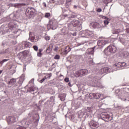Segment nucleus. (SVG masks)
I'll use <instances>...</instances> for the list:
<instances>
[{
	"instance_id": "4468645a",
	"label": "nucleus",
	"mask_w": 129,
	"mask_h": 129,
	"mask_svg": "<svg viewBox=\"0 0 129 129\" xmlns=\"http://www.w3.org/2000/svg\"><path fill=\"white\" fill-rule=\"evenodd\" d=\"M94 49H95V46L93 48H88L86 51V54L87 55H89V56H90V55H91V56H93L94 53Z\"/></svg>"
},
{
	"instance_id": "a18cd8bd",
	"label": "nucleus",
	"mask_w": 129,
	"mask_h": 129,
	"mask_svg": "<svg viewBox=\"0 0 129 129\" xmlns=\"http://www.w3.org/2000/svg\"><path fill=\"white\" fill-rule=\"evenodd\" d=\"M102 2L104 4H105V5H107V4L110 3V1L108 0H103Z\"/></svg>"
},
{
	"instance_id": "412c9836",
	"label": "nucleus",
	"mask_w": 129,
	"mask_h": 129,
	"mask_svg": "<svg viewBox=\"0 0 129 129\" xmlns=\"http://www.w3.org/2000/svg\"><path fill=\"white\" fill-rule=\"evenodd\" d=\"M21 92H22V90L18 88L17 89L14 91L13 93L15 96H19V95H21Z\"/></svg>"
},
{
	"instance_id": "052dcab7",
	"label": "nucleus",
	"mask_w": 129,
	"mask_h": 129,
	"mask_svg": "<svg viewBox=\"0 0 129 129\" xmlns=\"http://www.w3.org/2000/svg\"><path fill=\"white\" fill-rule=\"evenodd\" d=\"M43 7H44V8H46L47 7V4H46V3L44 2L42 4Z\"/></svg>"
},
{
	"instance_id": "a19ab883",
	"label": "nucleus",
	"mask_w": 129,
	"mask_h": 129,
	"mask_svg": "<svg viewBox=\"0 0 129 129\" xmlns=\"http://www.w3.org/2000/svg\"><path fill=\"white\" fill-rule=\"evenodd\" d=\"M123 96H125V94H124V95H122L121 97V100H123V101H125L126 100V98L125 97H123Z\"/></svg>"
},
{
	"instance_id": "7ed1b4c3",
	"label": "nucleus",
	"mask_w": 129,
	"mask_h": 129,
	"mask_svg": "<svg viewBox=\"0 0 129 129\" xmlns=\"http://www.w3.org/2000/svg\"><path fill=\"white\" fill-rule=\"evenodd\" d=\"M100 80V78L98 76H96L94 75H90L88 78V80L89 81L88 85L92 86V87L102 88V85L99 82Z\"/></svg>"
},
{
	"instance_id": "72a5a7b5",
	"label": "nucleus",
	"mask_w": 129,
	"mask_h": 129,
	"mask_svg": "<svg viewBox=\"0 0 129 129\" xmlns=\"http://www.w3.org/2000/svg\"><path fill=\"white\" fill-rule=\"evenodd\" d=\"M55 100V97L54 96L50 97L49 100H47L46 102V103L48 104V103L49 102H53Z\"/></svg>"
},
{
	"instance_id": "79ce46f5",
	"label": "nucleus",
	"mask_w": 129,
	"mask_h": 129,
	"mask_svg": "<svg viewBox=\"0 0 129 129\" xmlns=\"http://www.w3.org/2000/svg\"><path fill=\"white\" fill-rule=\"evenodd\" d=\"M54 59H55V60H59V59H60V55L56 54L54 56Z\"/></svg>"
},
{
	"instance_id": "b1692460",
	"label": "nucleus",
	"mask_w": 129,
	"mask_h": 129,
	"mask_svg": "<svg viewBox=\"0 0 129 129\" xmlns=\"http://www.w3.org/2000/svg\"><path fill=\"white\" fill-rule=\"evenodd\" d=\"M31 41L33 43H36V42H38V41H39V37L37 36H32L31 38Z\"/></svg>"
},
{
	"instance_id": "774afa93",
	"label": "nucleus",
	"mask_w": 129,
	"mask_h": 129,
	"mask_svg": "<svg viewBox=\"0 0 129 129\" xmlns=\"http://www.w3.org/2000/svg\"><path fill=\"white\" fill-rule=\"evenodd\" d=\"M76 35H77L76 32L73 33V36H76Z\"/></svg>"
},
{
	"instance_id": "8fccbe9b",
	"label": "nucleus",
	"mask_w": 129,
	"mask_h": 129,
	"mask_svg": "<svg viewBox=\"0 0 129 129\" xmlns=\"http://www.w3.org/2000/svg\"><path fill=\"white\" fill-rule=\"evenodd\" d=\"M45 40H46V41H49V40H50V36H46L44 37Z\"/></svg>"
},
{
	"instance_id": "de8ad7c7",
	"label": "nucleus",
	"mask_w": 129,
	"mask_h": 129,
	"mask_svg": "<svg viewBox=\"0 0 129 129\" xmlns=\"http://www.w3.org/2000/svg\"><path fill=\"white\" fill-rule=\"evenodd\" d=\"M7 61H9V59H3L2 61L0 62V63L4 64V63H5V62H7Z\"/></svg>"
},
{
	"instance_id": "0eeeda50",
	"label": "nucleus",
	"mask_w": 129,
	"mask_h": 129,
	"mask_svg": "<svg viewBox=\"0 0 129 129\" xmlns=\"http://www.w3.org/2000/svg\"><path fill=\"white\" fill-rule=\"evenodd\" d=\"M100 117L104 121H110L112 120V117L109 115V114L107 112L102 113L100 115Z\"/></svg>"
},
{
	"instance_id": "0e129e2a",
	"label": "nucleus",
	"mask_w": 129,
	"mask_h": 129,
	"mask_svg": "<svg viewBox=\"0 0 129 129\" xmlns=\"http://www.w3.org/2000/svg\"><path fill=\"white\" fill-rule=\"evenodd\" d=\"M68 85L70 87H72V85H71V83L70 82L68 83Z\"/></svg>"
},
{
	"instance_id": "49530a36",
	"label": "nucleus",
	"mask_w": 129,
	"mask_h": 129,
	"mask_svg": "<svg viewBox=\"0 0 129 129\" xmlns=\"http://www.w3.org/2000/svg\"><path fill=\"white\" fill-rule=\"evenodd\" d=\"M51 16V14L50 13H46L45 15V18H49Z\"/></svg>"
},
{
	"instance_id": "58836bf2",
	"label": "nucleus",
	"mask_w": 129,
	"mask_h": 129,
	"mask_svg": "<svg viewBox=\"0 0 129 129\" xmlns=\"http://www.w3.org/2000/svg\"><path fill=\"white\" fill-rule=\"evenodd\" d=\"M119 32H120V30L115 29L113 30L112 33L113 34H118V33H119Z\"/></svg>"
},
{
	"instance_id": "09e8293b",
	"label": "nucleus",
	"mask_w": 129,
	"mask_h": 129,
	"mask_svg": "<svg viewBox=\"0 0 129 129\" xmlns=\"http://www.w3.org/2000/svg\"><path fill=\"white\" fill-rule=\"evenodd\" d=\"M43 55V54L42 53V52H38L37 53V56L41 58V57H42V55Z\"/></svg>"
},
{
	"instance_id": "864d4df0",
	"label": "nucleus",
	"mask_w": 129,
	"mask_h": 129,
	"mask_svg": "<svg viewBox=\"0 0 129 129\" xmlns=\"http://www.w3.org/2000/svg\"><path fill=\"white\" fill-rule=\"evenodd\" d=\"M56 0H49V3H50V4H54L56 3Z\"/></svg>"
},
{
	"instance_id": "9d476101",
	"label": "nucleus",
	"mask_w": 129,
	"mask_h": 129,
	"mask_svg": "<svg viewBox=\"0 0 129 129\" xmlns=\"http://www.w3.org/2000/svg\"><path fill=\"white\" fill-rule=\"evenodd\" d=\"M28 54V51H25L23 52H20L18 54V57L19 60H23L27 57V55Z\"/></svg>"
},
{
	"instance_id": "cd10ccee",
	"label": "nucleus",
	"mask_w": 129,
	"mask_h": 129,
	"mask_svg": "<svg viewBox=\"0 0 129 129\" xmlns=\"http://www.w3.org/2000/svg\"><path fill=\"white\" fill-rule=\"evenodd\" d=\"M6 87V83H5V82L3 80V79H0V87Z\"/></svg>"
},
{
	"instance_id": "20e7f679",
	"label": "nucleus",
	"mask_w": 129,
	"mask_h": 129,
	"mask_svg": "<svg viewBox=\"0 0 129 129\" xmlns=\"http://www.w3.org/2000/svg\"><path fill=\"white\" fill-rule=\"evenodd\" d=\"M65 10L64 9H62V13L61 15L60 16V18L62 20H64V19H69V20H71V19H74L77 17L76 15L71 12H69L68 14L64 13Z\"/></svg>"
},
{
	"instance_id": "f3484780",
	"label": "nucleus",
	"mask_w": 129,
	"mask_h": 129,
	"mask_svg": "<svg viewBox=\"0 0 129 129\" xmlns=\"http://www.w3.org/2000/svg\"><path fill=\"white\" fill-rule=\"evenodd\" d=\"M48 27H49L51 30H56V29H57V24L55 22L50 21L49 22Z\"/></svg>"
},
{
	"instance_id": "13d9d810",
	"label": "nucleus",
	"mask_w": 129,
	"mask_h": 129,
	"mask_svg": "<svg viewBox=\"0 0 129 129\" xmlns=\"http://www.w3.org/2000/svg\"><path fill=\"white\" fill-rule=\"evenodd\" d=\"M29 84H30V83H31V84L34 83V79H31V80L29 81Z\"/></svg>"
},
{
	"instance_id": "c03bdc74",
	"label": "nucleus",
	"mask_w": 129,
	"mask_h": 129,
	"mask_svg": "<svg viewBox=\"0 0 129 129\" xmlns=\"http://www.w3.org/2000/svg\"><path fill=\"white\" fill-rule=\"evenodd\" d=\"M71 5V3H69L68 2H66L65 4V7L67 8H69V6Z\"/></svg>"
},
{
	"instance_id": "e2e57ef3",
	"label": "nucleus",
	"mask_w": 129,
	"mask_h": 129,
	"mask_svg": "<svg viewBox=\"0 0 129 129\" xmlns=\"http://www.w3.org/2000/svg\"><path fill=\"white\" fill-rule=\"evenodd\" d=\"M71 1L72 0H66V2L67 3H69L70 4H71Z\"/></svg>"
},
{
	"instance_id": "e433bc0d",
	"label": "nucleus",
	"mask_w": 129,
	"mask_h": 129,
	"mask_svg": "<svg viewBox=\"0 0 129 129\" xmlns=\"http://www.w3.org/2000/svg\"><path fill=\"white\" fill-rule=\"evenodd\" d=\"M65 2V0H57V5H63Z\"/></svg>"
},
{
	"instance_id": "393cba45",
	"label": "nucleus",
	"mask_w": 129,
	"mask_h": 129,
	"mask_svg": "<svg viewBox=\"0 0 129 129\" xmlns=\"http://www.w3.org/2000/svg\"><path fill=\"white\" fill-rule=\"evenodd\" d=\"M22 45H24V47L26 48H29L31 47V42L23 41L22 42Z\"/></svg>"
},
{
	"instance_id": "a878e982",
	"label": "nucleus",
	"mask_w": 129,
	"mask_h": 129,
	"mask_svg": "<svg viewBox=\"0 0 129 129\" xmlns=\"http://www.w3.org/2000/svg\"><path fill=\"white\" fill-rule=\"evenodd\" d=\"M58 97L60 98V100L61 101H64L65 100V98L66 97V94H60L59 95Z\"/></svg>"
},
{
	"instance_id": "ea45409f",
	"label": "nucleus",
	"mask_w": 129,
	"mask_h": 129,
	"mask_svg": "<svg viewBox=\"0 0 129 129\" xmlns=\"http://www.w3.org/2000/svg\"><path fill=\"white\" fill-rule=\"evenodd\" d=\"M22 5L21 4H16L14 5V7H15V8H21L22 7Z\"/></svg>"
},
{
	"instance_id": "37998d69",
	"label": "nucleus",
	"mask_w": 129,
	"mask_h": 129,
	"mask_svg": "<svg viewBox=\"0 0 129 129\" xmlns=\"http://www.w3.org/2000/svg\"><path fill=\"white\" fill-rule=\"evenodd\" d=\"M46 74L47 79V78H51V76H52V73H49V74Z\"/></svg>"
},
{
	"instance_id": "5701e85b",
	"label": "nucleus",
	"mask_w": 129,
	"mask_h": 129,
	"mask_svg": "<svg viewBox=\"0 0 129 129\" xmlns=\"http://www.w3.org/2000/svg\"><path fill=\"white\" fill-rule=\"evenodd\" d=\"M80 71L81 76H84V75H86L88 73V71L86 69H82Z\"/></svg>"
},
{
	"instance_id": "6e6552de",
	"label": "nucleus",
	"mask_w": 129,
	"mask_h": 129,
	"mask_svg": "<svg viewBox=\"0 0 129 129\" xmlns=\"http://www.w3.org/2000/svg\"><path fill=\"white\" fill-rule=\"evenodd\" d=\"M89 126L91 128L95 129L99 126V124L96 121L91 120L89 123Z\"/></svg>"
},
{
	"instance_id": "ddd939ff",
	"label": "nucleus",
	"mask_w": 129,
	"mask_h": 129,
	"mask_svg": "<svg viewBox=\"0 0 129 129\" xmlns=\"http://www.w3.org/2000/svg\"><path fill=\"white\" fill-rule=\"evenodd\" d=\"M91 25L94 29H99L102 27V24H101V23L97 22H93L91 23Z\"/></svg>"
},
{
	"instance_id": "423d86ee",
	"label": "nucleus",
	"mask_w": 129,
	"mask_h": 129,
	"mask_svg": "<svg viewBox=\"0 0 129 129\" xmlns=\"http://www.w3.org/2000/svg\"><path fill=\"white\" fill-rule=\"evenodd\" d=\"M37 15V10L33 8H28L26 11V15L28 18H32Z\"/></svg>"
},
{
	"instance_id": "bf43d9fd",
	"label": "nucleus",
	"mask_w": 129,
	"mask_h": 129,
	"mask_svg": "<svg viewBox=\"0 0 129 129\" xmlns=\"http://www.w3.org/2000/svg\"><path fill=\"white\" fill-rule=\"evenodd\" d=\"M78 8H79V6H77L76 5H74V9H75V10H77V9H78Z\"/></svg>"
},
{
	"instance_id": "4be33fe9",
	"label": "nucleus",
	"mask_w": 129,
	"mask_h": 129,
	"mask_svg": "<svg viewBox=\"0 0 129 129\" xmlns=\"http://www.w3.org/2000/svg\"><path fill=\"white\" fill-rule=\"evenodd\" d=\"M102 19H103L104 20V24L105 26H107L108 24H109V19L105 16H102Z\"/></svg>"
},
{
	"instance_id": "c85d7f7f",
	"label": "nucleus",
	"mask_w": 129,
	"mask_h": 129,
	"mask_svg": "<svg viewBox=\"0 0 129 129\" xmlns=\"http://www.w3.org/2000/svg\"><path fill=\"white\" fill-rule=\"evenodd\" d=\"M70 51H71V48H70V47L67 46L64 48L65 54H68V53H69V52H70Z\"/></svg>"
},
{
	"instance_id": "69168bd1",
	"label": "nucleus",
	"mask_w": 129,
	"mask_h": 129,
	"mask_svg": "<svg viewBox=\"0 0 129 129\" xmlns=\"http://www.w3.org/2000/svg\"><path fill=\"white\" fill-rule=\"evenodd\" d=\"M43 51V49H39V52H38V53H42V51Z\"/></svg>"
},
{
	"instance_id": "9b49d317",
	"label": "nucleus",
	"mask_w": 129,
	"mask_h": 129,
	"mask_svg": "<svg viewBox=\"0 0 129 129\" xmlns=\"http://www.w3.org/2000/svg\"><path fill=\"white\" fill-rule=\"evenodd\" d=\"M126 65V63L124 62H119L117 63H115L114 66L117 68L116 70H119V68H122V67H124Z\"/></svg>"
},
{
	"instance_id": "5fc2aeb1",
	"label": "nucleus",
	"mask_w": 129,
	"mask_h": 129,
	"mask_svg": "<svg viewBox=\"0 0 129 129\" xmlns=\"http://www.w3.org/2000/svg\"><path fill=\"white\" fill-rule=\"evenodd\" d=\"M102 11V9H101V8H98L97 10V12L98 13H100Z\"/></svg>"
},
{
	"instance_id": "a211bd4d",
	"label": "nucleus",
	"mask_w": 129,
	"mask_h": 129,
	"mask_svg": "<svg viewBox=\"0 0 129 129\" xmlns=\"http://www.w3.org/2000/svg\"><path fill=\"white\" fill-rule=\"evenodd\" d=\"M101 71L103 74L104 73H110L111 72V69L108 67L103 68L101 69Z\"/></svg>"
},
{
	"instance_id": "2eb2a0df",
	"label": "nucleus",
	"mask_w": 129,
	"mask_h": 129,
	"mask_svg": "<svg viewBox=\"0 0 129 129\" xmlns=\"http://www.w3.org/2000/svg\"><path fill=\"white\" fill-rule=\"evenodd\" d=\"M7 121L8 123H14V122H16L17 121V119L14 116H10L8 117Z\"/></svg>"
},
{
	"instance_id": "dca6fc26",
	"label": "nucleus",
	"mask_w": 129,
	"mask_h": 129,
	"mask_svg": "<svg viewBox=\"0 0 129 129\" xmlns=\"http://www.w3.org/2000/svg\"><path fill=\"white\" fill-rule=\"evenodd\" d=\"M107 43L106 41L104 40H99L98 41L97 45L99 47V48H101Z\"/></svg>"
},
{
	"instance_id": "6e6d98bb",
	"label": "nucleus",
	"mask_w": 129,
	"mask_h": 129,
	"mask_svg": "<svg viewBox=\"0 0 129 129\" xmlns=\"http://www.w3.org/2000/svg\"><path fill=\"white\" fill-rule=\"evenodd\" d=\"M6 53H7V50H2L1 52V54H6Z\"/></svg>"
},
{
	"instance_id": "2f4dec72",
	"label": "nucleus",
	"mask_w": 129,
	"mask_h": 129,
	"mask_svg": "<svg viewBox=\"0 0 129 129\" xmlns=\"http://www.w3.org/2000/svg\"><path fill=\"white\" fill-rule=\"evenodd\" d=\"M89 96L90 99H95V93H91L89 94Z\"/></svg>"
},
{
	"instance_id": "f03ea898",
	"label": "nucleus",
	"mask_w": 129,
	"mask_h": 129,
	"mask_svg": "<svg viewBox=\"0 0 129 129\" xmlns=\"http://www.w3.org/2000/svg\"><path fill=\"white\" fill-rule=\"evenodd\" d=\"M84 115L85 117L92 118V116H93V107H86L78 111V117L79 118H82Z\"/></svg>"
},
{
	"instance_id": "338daca9",
	"label": "nucleus",
	"mask_w": 129,
	"mask_h": 129,
	"mask_svg": "<svg viewBox=\"0 0 129 129\" xmlns=\"http://www.w3.org/2000/svg\"><path fill=\"white\" fill-rule=\"evenodd\" d=\"M126 32L127 33H129V27L126 28Z\"/></svg>"
},
{
	"instance_id": "39448f33",
	"label": "nucleus",
	"mask_w": 129,
	"mask_h": 129,
	"mask_svg": "<svg viewBox=\"0 0 129 129\" xmlns=\"http://www.w3.org/2000/svg\"><path fill=\"white\" fill-rule=\"evenodd\" d=\"M117 48L115 45H109L106 47L104 50V53L106 56L110 55V54H114L116 52Z\"/></svg>"
},
{
	"instance_id": "4c0bfd02",
	"label": "nucleus",
	"mask_w": 129,
	"mask_h": 129,
	"mask_svg": "<svg viewBox=\"0 0 129 129\" xmlns=\"http://www.w3.org/2000/svg\"><path fill=\"white\" fill-rule=\"evenodd\" d=\"M46 79L47 76H45L41 80H38V81H39L40 83H43V82H44V81H45V80H46Z\"/></svg>"
},
{
	"instance_id": "473e14b6",
	"label": "nucleus",
	"mask_w": 129,
	"mask_h": 129,
	"mask_svg": "<svg viewBox=\"0 0 129 129\" xmlns=\"http://www.w3.org/2000/svg\"><path fill=\"white\" fill-rule=\"evenodd\" d=\"M28 92H32V91H35V87H30L27 89Z\"/></svg>"
},
{
	"instance_id": "c9c22d12",
	"label": "nucleus",
	"mask_w": 129,
	"mask_h": 129,
	"mask_svg": "<svg viewBox=\"0 0 129 129\" xmlns=\"http://www.w3.org/2000/svg\"><path fill=\"white\" fill-rule=\"evenodd\" d=\"M85 33H86V35H87L88 36H91V35H92V31L88 30H85Z\"/></svg>"
},
{
	"instance_id": "c756f323",
	"label": "nucleus",
	"mask_w": 129,
	"mask_h": 129,
	"mask_svg": "<svg viewBox=\"0 0 129 129\" xmlns=\"http://www.w3.org/2000/svg\"><path fill=\"white\" fill-rule=\"evenodd\" d=\"M88 59L90 64H92V63H93V55H88Z\"/></svg>"
},
{
	"instance_id": "aec40b11",
	"label": "nucleus",
	"mask_w": 129,
	"mask_h": 129,
	"mask_svg": "<svg viewBox=\"0 0 129 129\" xmlns=\"http://www.w3.org/2000/svg\"><path fill=\"white\" fill-rule=\"evenodd\" d=\"M5 82H7L8 85H14L16 83V80L12 79L10 81H8L7 79H5Z\"/></svg>"
},
{
	"instance_id": "7c9ffc66",
	"label": "nucleus",
	"mask_w": 129,
	"mask_h": 129,
	"mask_svg": "<svg viewBox=\"0 0 129 129\" xmlns=\"http://www.w3.org/2000/svg\"><path fill=\"white\" fill-rule=\"evenodd\" d=\"M101 94H99V93H95V99H98L100 98V97L101 96Z\"/></svg>"
},
{
	"instance_id": "f257e3e1",
	"label": "nucleus",
	"mask_w": 129,
	"mask_h": 129,
	"mask_svg": "<svg viewBox=\"0 0 129 129\" xmlns=\"http://www.w3.org/2000/svg\"><path fill=\"white\" fill-rule=\"evenodd\" d=\"M21 17V13L20 10H18L13 12L9 16V18L11 20V21L8 24V28L6 27V32H10V31H15V33H18L19 30H17L18 29V25L16 24V23L13 21H17L18 19Z\"/></svg>"
},
{
	"instance_id": "4d7b16f0",
	"label": "nucleus",
	"mask_w": 129,
	"mask_h": 129,
	"mask_svg": "<svg viewBox=\"0 0 129 129\" xmlns=\"http://www.w3.org/2000/svg\"><path fill=\"white\" fill-rule=\"evenodd\" d=\"M36 116L37 117H38V118L36 119L37 121L38 122V121H39V119H40V117H39V116L38 114H36Z\"/></svg>"
},
{
	"instance_id": "680f3d73",
	"label": "nucleus",
	"mask_w": 129,
	"mask_h": 129,
	"mask_svg": "<svg viewBox=\"0 0 129 129\" xmlns=\"http://www.w3.org/2000/svg\"><path fill=\"white\" fill-rule=\"evenodd\" d=\"M59 47L58 46H55V48L54 49V51H57Z\"/></svg>"
},
{
	"instance_id": "f704fd0d",
	"label": "nucleus",
	"mask_w": 129,
	"mask_h": 129,
	"mask_svg": "<svg viewBox=\"0 0 129 129\" xmlns=\"http://www.w3.org/2000/svg\"><path fill=\"white\" fill-rule=\"evenodd\" d=\"M75 75L76 77H79V76H82L81 73H80V70L76 71L75 73Z\"/></svg>"
},
{
	"instance_id": "6ab92c4d",
	"label": "nucleus",
	"mask_w": 129,
	"mask_h": 129,
	"mask_svg": "<svg viewBox=\"0 0 129 129\" xmlns=\"http://www.w3.org/2000/svg\"><path fill=\"white\" fill-rule=\"evenodd\" d=\"M18 84L19 87L22 86V84H23V82H24V80H25V77L24 76H22L18 79Z\"/></svg>"
},
{
	"instance_id": "bb28decb",
	"label": "nucleus",
	"mask_w": 129,
	"mask_h": 129,
	"mask_svg": "<svg viewBox=\"0 0 129 129\" xmlns=\"http://www.w3.org/2000/svg\"><path fill=\"white\" fill-rule=\"evenodd\" d=\"M53 48V44H50L49 46L46 49V52L48 53H50L51 51H52V49Z\"/></svg>"
},
{
	"instance_id": "f8f14e48",
	"label": "nucleus",
	"mask_w": 129,
	"mask_h": 129,
	"mask_svg": "<svg viewBox=\"0 0 129 129\" xmlns=\"http://www.w3.org/2000/svg\"><path fill=\"white\" fill-rule=\"evenodd\" d=\"M21 123L23 126H18L16 129H26V125H28V121H27V120H23L21 121Z\"/></svg>"
},
{
	"instance_id": "1a4fd4ad",
	"label": "nucleus",
	"mask_w": 129,
	"mask_h": 129,
	"mask_svg": "<svg viewBox=\"0 0 129 129\" xmlns=\"http://www.w3.org/2000/svg\"><path fill=\"white\" fill-rule=\"evenodd\" d=\"M71 24L73 27H76L77 28H80L81 27V22L77 20H74L71 21Z\"/></svg>"
},
{
	"instance_id": "3c124183",
	"label": "nucleus",
	"mask_w": 129,
	"mask_h": 129,
	"mask_svg": "<svg viewBox=\"0 0 129 129\" xmlns=\"http://www.w3.org/2000/svg\"><path fill=\"white\" fill-rule=\"evenodd\" d=\"M33 49L35 51H38V46L37 45L33 46Z\"/></svg>"
},
{
	"instance_id": "603ef678",
	"label": "nucleus",
	"mask_w": 129,
	"mask_h": 129,
	"mask_svg": "<svg viewBox=\"0 0 129 129\" xmlns=\"http://www.w3.org/2000/svg\"><path fill=\"white\" fill-rule=\"evenodd\" d=\"M64 81H65V82H67V83H68V82H69V81H70L69 78H66L64 79Z\"/></svg>"
}]
</instances>
